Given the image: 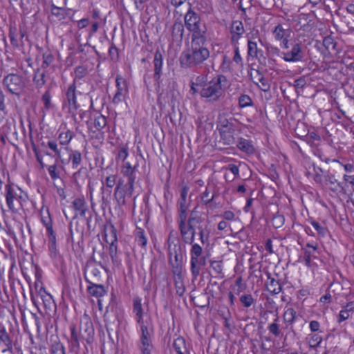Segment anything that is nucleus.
<instances>
[{
	"instance_id": "obj_1",
	"label": "nucleus",
	"mask_w": 354,
	"mask_h": 354,
	"mask_svg": "<svg viewBox=\"0 0 354 354\" xmlns=\"http://www.w3.org/2000/svg\"><path fill=\"white\" fill-rule=\"evenodd\" d=\"M209 57V50L203 45H191V48L184 50L179 58L183 68H192L202 64Z\"/></svg>"
},
{
	"instance_id": "obj_2",
	"label": "nucleus",
	"mask_w": 354,
	"mask_h": 354,
	"mask_svg": "<svg viewBox=\"0 0 354 354\" xmlns=\"http://www.w3.org/2000/svg\"><path fill=\"white\" fill-rule=\"evenodd\" d=\"M227 82L226 77L218 75L209 82L205 83L200 91L202 97L207 98L209 102H216L223 95L222 83Z\"/></svg>"
},
{
	"instance_id": "obj_3",
	"label": "nucleus",
	"mask_w": 354,
	"mask_h": 354,
	"mask_svg": "<svg viewBox=\"0 0 354 354\" xmlns=\"http://www.w3.org/2000/svg\"><path fill=\"white\" fill-rule=\"evenodd\" d=\"M233 118L227 119L219 118L217 122V129L219 132L221 140L226 145H231L235 143L234 134L236 131L238 125Z\"/></svg>"
},
{
	"instance_id": "obj_4",
	"label": "nucleus",
	"mask_w": 354,
	"mask_h": 354,
	"mask_svg": "<svg viewBox=\"0 0 354 354\" xmlns=\"http://www.w3.org/2000/svg\"><path fill=\"white\" fill-rule=\"evenodd\" d=\"M187 230L195 231L199 236V240L201 244L205 245L209 243V234L211 233V229L209 227V221L207 218L200 221H194L188 223Z\"/></svg>"
},
{
	"instance_id": "obj_5",
	"label": "nucleus",
	"mask_w": 354,
	"mask_h": 354,
	"mask_svg": "<svg viewBox=\"0 0 354 354\" xmlns=\"http://www.w3.org/2000/svg\"><path fill=\"white\" fill-rule=\"evenodd\" d=\"M103 268L101 263L97 262L93 257L91 258L87 261L84 268L86 281L89 283H91V281H96Z\"/></svg>"
},
{
	"instance_id": "obj_6",
	"label": "nucleus",
	"mask_w": 354,
	"mask_h": 354,
	"mask_svg": "<svg viewBox=\"0 0 354 354\" xmlns=\"http://www.w3.org/2000/svg\"><path fill=\"white\" fill-rule=\"evenodd\" d=\"M3 84L12 94L19 95L24 86L22 77L17 74L11 73L6 76Z\"/></svg>"
},
{
	"instance_id": "obj_7",
	"label": "nucleus",
	"mask_w": 354,
	"mask_h": 354,
	"mask_svg": "<svg viewBox=\"0 0 354 354\" xmlns=\"http://www.w3.org/2000/svg\"><path fill=\"white\" fill-rule=\"evenodd\" d=\"M140 325L141 337L140 342L142 344L141 351L142 354H151L153 344L151 342V336L153 333V329L151 328L149 329L148 326L144 324H139Z\"/></svg>"
},
{
	"instance_id": "obj_8",
	"label": "nucleus",
	"mask_w": 354,
	"mask_h": 354,
	"mask_svg": "<svg viewBox=\"0 0 354 354\" xmlns=\"http://www.w3.org/2000/svg\"><path fill=\"white\" fill-rule=\"evenodd\" d=\"M283 59L287 62H297L304 60L305 48L301 43L295 44L290 51L283 53Z\"/></svg>"
},
{
	"instance_id": "obj_9",
	"label": "nucleus",
	"mask_w": 354,
	"mask_h": 354,
	"mask_svg": "<svg viewBox=\"0 0 354 354\" xmlns=\"http://www.w3.org/2000/svg\"><path fill=\"white\" fill-rule=\"evenodd\" d=\"M185 26L189 32L202 28L201 18L191 8L184 17Z\"/></svg>"
},
{
	"instance_id": "obj_10",
	"label": "nucleus",
	"mask_w": 354,
	"mask_h": 354,
	"mask_svg": "<svg viewBox=\"0 0 354 354\" xmlns=\"http://www.w3.org/2000/svg\"><path fill=\"white\" fill-rule=\"evenodd\" d=\"M80 330L82 337L89 343L94 334V329L93 324L88 317H85L81 320Z\"/></svg>"
},
{
	"instance_id": "obj_11",
	"label": "nucleus",
	"mask_w": 354,
	"mask_h": 354,
	"mask_svg": "<svg viewBox=\"0 0 354 354\" xmlns=\"http://www.w3.org/2000/svg\"><path fill=\"white\" fill-rule=\"evenodd\" d=\"M192 41L191 45L204 46L207 41V28L205 24L203 25L202 28L192 31Z\"/></svg>"
},
{
	"instance_id": "obj_12",
	"label": "nucleus",
	"mask_w": 354,
	"mask_h": 354,
	"mask_svg": "<svg viewBox=\"0 0 354 354\" xmlns=\"http://www.w3.org/2000/svg\"><path fill=\"white\" fill-rule=\"evenodd\" d=\"M134 183L135 182H127L125 185V187L120 189L121 198H120V196L113 195L119 206L124 205L126 204V198H131L132 196L134 190Z\"/></svg>"
},
{
	"instance_id": "obj_13",
	"label": "nucleus",
	"mask_w": 354,
	"mask_h": 354,
	"mask_svg": "<svg viewBox=\"0 0 354 354\" xmlns=\"http://www.w3.org/2000/svg\"><path fill=\"white\" fill-rule=\"evenodd\" d=\"M162 53L160 52L159 49H157L154 54V74L153 79L157 82L159 83L161 73H162Z\"/></svg>"
},
{
	"instance_id": "obj_14",
	"label": "nucleus",
	"mask_w": 354,
	"mask_h": 354,
	"mask_svg": "<svg viewBox=\"0 0 354 354\" xmlns=\"http://www.w3.org/2000/svg\"><path fill=\"white\" fill-rule=\"evenodd\" d=\"M184 25L180 20L174 21L171 28V37L174 41L181 43L184 35Z\"/></svg>"
},
{
	"instance_id": "obj_15",
	"label": "nucleus",
	"mask_w": 354,
	"mask_h": 354,
	"mask_svg": "<svg viewBox=\"0 0 354 354\" xmlns=\"http://www.w3.org/2000/svg\"><path fill=\"white\" fill-rule=\"evenodd\" d=\"M5 190H6V203L8 206L9 209L12 213H17L18 212V209L16 208L14 205H12V200H16V201H18V200L16 198V194L14 191V189L10 184H7L5 186Z\"/></svg>"
},
{
	"instance_id": "obj_16",
	"label": "nucleus",
	"mask_w": 354,
	"mask_h": 354,
	"mask_svg": "<svg viewBox=\"0 0 354 354\" xmlns=\"http://www.w3.org/2000/svg\"><path fill=\"white\" fill-rule=\"evenodd\" d=\"M75 91L76 85L75 82L74 81V82L68 86L66 93V97L69 107L71 108L72 106L75 110L77 109L78 108V105L76 101Z\"/></svg>"
},
{
	"instance_id": "obj_17",
	"label": "nucleus",
	"mask_w": 354,
	"mask_h": 354,
	"mask_svg": "<svg viewBox=\"0 0 354 354\" xmlns=\"http://www.w3.org/2000/svg\"><path fill=\"white\" fill-rule=\"evenodd\" d=\"M69 230L70 235L72 241L73 242L75 239L76 240H82L84 236V229L83 227L79 228V223L75 222L73 223L72 222L69 224Z\"/></svg>"
},
{
	"instance_id": "obj_18",
	"label": "nucleus",
	"mask_w": 354,
	"mask_h": 354,
	"mask_svg": "<svg viewBox=\"0 0 354 354\" xmlns=\"http://www.w3.org/2000/svg\"><path fill=\"white\" fill-rule=\"evenodd\" d=\"M236 147L239 149L248 154H253L255 151L252 142L243 138H239Z\"/></svg>"
},
{
	"instance_id": "obj_19",
	"label": "nucleus",
	"mask_w": 354,
	"mask_h": 354,
	"mask_svg": "<svg viewBox=\"0 0 354 354\" xmlns=\"http://www.w3.org/2000/svg\"><path fill=\"white\" fill-rule=\"evenodd\" d=\"M72 207L75 211L80 212L81 216H85L88 210L86 202L84 197L75 198L72 203Z\"/></svg>"
},
{
	"instance_id": "obj_20",
	"label": "nucleus",
	"mask_w": 354,
	"mask_h": 354,
	"mask_svg": "<svg viewBox=\"0 0 354 354\" xmlns=\"http://www.w3.org/2000/svg\"><path fill=\"white\" fill-rule=\"evenodd\" d=\"M88 292L94 297H100L105 295L106 290L103 285H98L93 283H90V286L87 288Z\"/></svg>"
},
{
	"instance_id": "obj_21",
	"label": "nucleus",
	"mask_w": 354,
	"mask_h": 354,
	"mask_svg": "<svg viewBox=\"0 0 354 354\" xmlns=\"http://www.w3.org/2000/svg\"><path fill=\"white\" fill-rule=\"evenodd\" d=\"M133 312L136 313L137 322L138 324H143V309L141 299L139 297L133 299Z\"/></svg>"
},
{
	"instance_id": "obj_22",
	"label": "nucleus",
	"mask_w": 354,
	"mask_h": 354,
	"mask_svg": "<svg viewBox=\"0 0 354 354\" xmlns=\"http://www.w3.org/2000/svg\"><path fill=\"white\" fill-rule=\"evenodd\" d=\"M268 281L266 282V288L268 291L270 292L272 295H277L281 291V286L278 281L274 278H271L268 274Z\"/></svg>"
},
{
	"instance_id": "obj_23",
	"label": "nucleus",
	"mask_w": 354,
	"mask_h": 354,
	"mask_svg": "<svg viewBox=\"0 0 354 354\" xmlns=\"http://www.w3.org/2000/svg\"><path fill=\"white\" fill-rule=\"evenodd\" d=\"M188 225L180 231L183 241L186 244H192L195 241V236L198 235L196 232L187 230Z\"/></svg>"
},
{
	"instance_id": "obj_24",
	"label": "nucleus",
	"mask_w": 354,
	"mask_h": 354,
	"mask_svg": "<svg viewBox=\"0 0 354 354\" xmlns=\"http://www.w3.org/2000/svg\"><path fill=\"white\" fill-rule=\"evenodd\" d=\"M173 347L177 354H185L187 352L185 341L183 337H178L173 343Z\"/></svg>"
},
{
	"instance_id": "obj_25",
	"label": "nucleus",
	"mask_w": 354,
	"mask_h": 354,
	"mask_svg": "<svg viewBox=\"0 0 354 354\" xmlns=\"http://www.w3.org/2000/svg\"><path fill=\"white\" fill-rule=\"evenodd\" d=\"M136 166L132 167L131 164L127 162L124 167L123 174L128 178V182H135L136 180Z\"/></svg>"
},
{
	"instance_id": "obj_26",
	"label": "nucleus",
	"mask_w": 354,
	"mask_h": 354,
	"mask_svg": "<svg viewBox=\"0 0 354 354\" xmlns=\"http://www.w3.org/2000/svg\"><path fill=\"white\" fill-rule=\"evenodd\" d=\"M167 243L169 247V255L171 257L172 255V249L171 248V245H174V244L180 245L178 234L174 230H171L169 234Z\"/></svg>"
},
{
	"instance_id": "obj_27",
	"label": "nucleus",
	"mask_w": 354,
	"mask_h": 354,
	"mask_svg": "<svg viewBox=\"0 0 354 354\" xmlns=\"http://www.w3.org/2000/svg\"><path fill=\"white\" fill-rule=\"evenodd\" d=\"M181 250L180 245L174 244V248L172 251V254L174 256V263H173L171 260H169L171 263H183V256Z\"/></svg>"
},
{
	"instance_id": "obj_28",
	"label": "nucleus",
	"mask_w": 354,
	"mask_h": 354,
	"mask_svg": "<svg viewBox=\"0 0 354 354\" xmlns=\"http://www.w3.org/2000/svg\"><path fill=\"white\" fill-rule=\"evenodd\" d=\"M199 257L191 256V272L194 278H196L200 274Z\"/></svg>"
},
{
	"instance_id": "obj_29",
	"label": "nucleus",
	"mask_w": 354,
	"mask_h": 354,
	"mask_svg": "<svg viewBox=\"0 0 354 354\" xmlns=\"http://www.w3.org/2000/svg\"><path fill=\"white\" fill-rule=\"evenodd\" d=\"M106 228H107L106 225H104V236H105L106 243L110 244L109 254L111 256L112 261L114 262V257H117V245L115 244V242L109 241V239H107L108 234L106 232Z\"/></svg>"
},
{
	"instance_id": "obj_30",
	"label": "nucleus",
	"mask_w": 354,
	"mask_h": 354,
	"mask_svg": "<svg viewBox=\"0 0 354 354\" xmlns=\"http://www.w3.org/2000/svg\"><path fill=\"white\" fill-rule=\"evenodd\" d=\"M187 208H180V213H179V221H178V227L179 230L184 229L187 226Z\"/></svg>"
},
{
	"instance_id": "obj_31",
	"label": "nucleus",
	"mask_w": 354,
	"mask_h": 354,
	"mask_svg": "<svg viewBox=\"0 0 354 354\" xmlns=\"http://www.w3.org/2000/svg\"><path fill=\"white\" fill-rule=\"evenodd\" d=\"M91 207H92L93 211L95 212V221L94 222L92 220V216H90L89 217H88L86 218L87 229H88V231H90V232H93V231L95 230V229L96 227L97 222L98 221L99 219H100V218L98 216L97 213L94 209V207H93V203H91Z\"/></svg>"
},
{
	"instance_id": "obj_32",
	"label": "nucleus",
	"mask_w": 354,
	"mask_h": 354,
	"mask_svg": "<svg viewBox=\"0 0 354 354\" xmlns=\"http://www.w3.org/2000/svg\"><path fill=\"white\" fill-rule=\"evenodd\" d=\"M230 32L232 34L241 36L244 32V28L242 21L238 20L233 21Z\"/></svg>"
},
{
	"instance_id": "obj_33",
	"label": "nucleus",
	"mask_w": 354,
	"mask_h": 354,
	"mask_svg": "<svg viewBox=\"0 0 354 354\" xmlns=\"http://www.w3.org/2000/svg\"><path fill=\"white\" fill-rule=\"evenodd\" d=\"M209 304V297L207 296L206 292L202 293L197 299V302L194 305L197 307L203 308L207 306Z\"/></svg>"
},
{
	"instance_id": "obj_34",
	"label": "nucleus",
	"mask_w": 354,
	"mask_h": 354,
	"mask_svg": "<svg viewBox=\"0 0 354 354\" xmlns=\"http://www.w3.org/2000/svg\"><path fill=\"white\" fill-rule=\"evenodd\" d=\"M174 285L176 290V294L182 297L185 291V288L183 284V279L182 277H175Z\"/></svg>"
},
{
	"instance_id": "obj_35",
	"label": "nucleus",
	"mask_w": 354,
	"mask_h": 354,
	"mask_svg": "<svg viewBox=\"0 0 354 354\" xmlns=\"http://www.w3.org/2000/svg\"><path fill=\"white\" fill-rule=\"evenodd\" d=\"M51 354H66L65 348L59 341H55L50 346Z\"/></svg>"
},
{
	"instance_id": "obj_36",
	"label": "nucleus",
	"mask_w": 354,
	"mask_h": 354,
	"mask_svg": "<svg viewBox=\"0 0 354 354\" xmlns=\"http://www.w3.org/2000/svg\"><path fill=\"white\" fill-rule=\"evenodd\" d=\"M121 78H120L118 76L116 78L115 82L117 86V92L115 94L113 98V102L114 104H118L119 102H122L123 98V93H122V88L120 87V80Z\"/></svg>"
},
{
	"instance_id": "obj_37",
	"label": "nucleus",
	"mask_w": 354,
	"mask_h": 354,
	"mask_svg": "<svg viewBox=\"0 0 354 354\" xmlns=\"http://www.w3.org/2000/svg\"><path fill=\"white\" fill-rule=\"evenodd\" d=\"M73 137V133L71 131L68 130L66 133H61L59 135L58 139L61 145H65L70 142Z\"/></svg>"
},
{
	"instance_id": "obj_38",
	"label": "nucleus",
	"mask_w": 354,
	"mask_h": 354,
	"mask_svg": "<svg viewBox=\"0 0 354 354\" xmlns=\"http://www.w3.org/2000/svg\"><path fill=\"white\" fill-rule=\"evenodd\" d=\"M70 159L72 160L73 168H77L82 162V155L78 151H73L70 154Z\"/></svg>"
},
{
	"instance_id": "obj_39",
	"label": "nucleus",
	"mask_w": 354,
	"mask_h": 354,
	"mask_svg": "<svg viewBox=\"0 0 354 354\" xmlns=\"http://www.w3.org/2000/svg\"><path fill=\"white\" fill-rule=\"evenodd\" d=\"M273 33L274 34L275 39L277 40H281L286 37H288V35H286V30L283 28L281 24H278L273 30Z\"/></svg>"
},
{
	"instance_id": "obj_40",
	"label": "nucleus",
	"mask_w": 354,
	"mask_h": 354,
	"mask_svg": "<svg viewBox=\"0 0 354 354\" xmlns=\"http://www.w3.org/2000/svg\"><path fill=\"white\" fill-rule=\"evenodd\" d=\"M106 125V118L102 115H99L94 119V126L97 130H102Z\"/></svg>"
},
{
	"instance_id": "obj_41",
	"label": "nucleus",
	"mask_w": 354,
	"mask_h": 354,
	"mask_svg": "<svg viewBox=\"0 0 354 354\" xmlns=\"http://www.w3.org/2000/svg\"><path fill=\"white\" fill-rule=\"evenodd\" d=\"M316 250L317 248H313L312 250L304 249V260L306 265L308 267L310 266L311 257L314 256Z\"/></svg>"
},
{
	"instance_id": "obj_42",
	"label": "nucleus",
	"mask_w": 354,
	"mask_h": 354,
	"mask_svg": "<svg viewBox=\"0 0 354 354\" xmlns=\"http://www.w3.org/2000/svg\"><path fill=\"white\" fill-rule=\"evenodd\" d=\"M71 346L73 347V348H78L79 346H80V344H79V337H78V335H77V333L76 331V328L75 326H71Z\"/></svg>"
},
{
	"instance_id": "obj_43",
	"label": "nucleus",
	"mask_w": 354,
	"mask_h": 354,
	"mask_svg": "<svg viewBox=\"0 0 354 354\" xmlns=\"http://www.w3.org/2000/svg\"><path fill=\"white\" fill-rule=\"evenodd\" d=\"M239 104L241 108L252 106V100L248 95H241L239 98Z\"/></svg>"
},
{
	"instance_id": "obj_44",
	"label": "nucleus",
	"mask_w": 354,
	"mask_h": 354,
	"mask_svg": "<svg viewBox=\"0 0 354 354\" xmlns=\"http://www.w3.org/2000/svg\"><path fill=\"white\" fill-rule=\"evenodd\" d=\"M257 72L259 75H261L259 71ZM259 81L260 84H259L258 86L261 91L267 92L270 89V84L268 79L261 75L260 78L259 79Z\"/></svg>"
},
{
	"instance_id": "obj_45",
	"label": "nucleus",
	"mask_w": 354,
	"mask_h": 354,
	"mask_svg": "<svg viewBox=\"0 0 354 354\" xmlns=\"http://www.w3.org/2000/svg\"><path fill=\"white\" fill-rule=\"evenodd\" d=\"M248 56H250L252 57H257V53H258L257 43L249 40L248 42Z\"/></svg>"
},
{
	"instance_id": "obj_46",
	"label": "nucleus",
	"mask_w": 354,
	"mask_h": 354,
	"mask_svg": "<svg viewBox=\"0 0 354 354\" xmlns=\"http://www.w3.org/2000/svg\"><path fill=\"white\" fill-rule=\"evenodd\" d=\"M43 59L41 67L43 68H46L53 62L54 56L50 53H45L43 54Z\"/></svg>"
},
{
	"instance_id": "obj_47",
	"label": "nucleus",
	"mask_w": 354,
	"mask_h": 354,
	"mask_svg": "<svg viewBox=\"0 0 354 354\" xmlns=\"http://www.w3.org/2000/svg\"><path fill=\"white\" fill-rule=\"evenodd\" d=\"M136 239L140 245L144 247L147 244V238L145 236L144 231L141 228H138L136 234Z\"/></svg>"
},
{
	"instance_id": "obj_48",
	"label": "nucleus",
	"mask_w": 354,
	"mask_h": 354,
	"mask_svg": "<svg viewBox=\"0 0 354 354\" xmlns=\"http://www.w3.org/2000/svg\"><path fill=\"white\" fill-rule=\"evenodd\" d=\"M240 301L243 306L246 308L250 307L254 303V299L250 294L243 295L240 297Z\"/></svg>"
},
{
	"instance_id": "obj_49",
	"label": "nucleus",
	"mask_w": 354,
	"mask_h": 354,
	"mask_svg": "<svg viewBox=\"0 0 354 354\" xmlns=\"http://www.w3.org/2000/svg\"><path fill=\"white\" fill-rule=\"evenodd\" d=\"M189 187L187 186L183 187L180 190V200L179 201V205L180 208L187 207L186 199L188 193Z\"/></svg>"
},
{
	"instance_id": "obj_50",
	"label": "nucleus",
	"mask_w": 354,
	"mask_h": 354,
	"mask_svg": "<svg viewBox=\"0 0 354 354\" xmlns=\"http://www.w3.org/2000/svg\"><path fill=\"white\" fill-rule=\"evenodd\" d=\"M41 222L46 227V230L53 228L52 219L49 214L48 209H46V214H41Z\"/></svg>"
},
{
	"instance_id": "obj_51",
	"label": "nucleus",
	"mask_w": 354,
	"mask_h": 354,
	"mask_svg": "<svg viewBox=\"0 0 354 354\" xmlns=\"http://www.w3.org/2000/svg\"><path fill=\"white\" fill-rule=\"evenodd\" d=\"M39 71V69H37V71L36 72V73H35V76L33 77V81L35 82V84H36L37 87L41 88L46 83L45 73H41L39 75V77H38L37 76V73H38Z\"/></svg>"
},
{
	"instance_id": "obj_52",
	"label": "nucleus",
	"mask_w": 354,
	"mask_h": 354,
	"mask_svg": "<svg viewBox=\"0 0 354 354\" xmlns=\"http://www.w3.org/2000/svg\"><path fill=\"white\" fill-rule=\"evenodd\" d=\"M323 45L328 50H329L330 49H335L337 46V43L334 41V39L332 37H326L323 40Z\"/></svg>"
},
{
	"instance_id": "obj_53",
	"label": "nucleus",
	"mask_w": 354,
	"mask_h": 354,
	"mask_svg": "<svg viewBox=\"0 0 354 354\" xmlns=\"http://www.w3.org/2000/svg\"><path fill=\"white\" fill-rule=\"evenodd\" d=\"M284 221L283 216L279 214L275 215L272 220V226L276 229L279 228L283 225Z\"/></svg>"
},
{
	"instance_id": "obj_54",
	"label": "nucleus",
	"mask_w": 354,
	"mask_h": 354,
	"mask_svg": "<svg viewBox=\"0 0 354 354\" xmlns=\"http://www.w3.org/2000/svg\"><path fill=\"white\" fill-rule=\"evenodd\" d=\"M16 35L17 28L15 27L10 28L9 37L10 39V43L14 47L17 48L19 46V44L17 39H16Z\"/></svg>"
},
{
	"instance_id": "obj_55",
	"label": "nucleus",
	"mask_w": 354,
	"mask_h": 354,
	"mask_svg": "<svg viewBox=\"0 0 354 354\" xmlns=\"http://www.w3.org/2000/svg\"><path fill=\"white\" fill-rule=\"evenodd\" d=\"M197 207H195L193 210L191 211L189 216L187 219V223H190V221H200L202 219H205V217H202L201 214H200L198 211L196 210Z\"/></svg>"
},
{
	"instance_id": "obj_56",
	"label": "nucleus",
	"mask_w": 354,
	"mask_h": 354,
	"mask_svg": "<svg viewBox=\"0 0 354 354\" xmlns=\"http://www.w3.org/2000/svg\"><path fill=\"white\" fill-rule=\"evenodd\" d=\"M172 273L175 277H182L183 263H171Z\"/></svg>"
},
{
	"instance_id": "obj_57",
	"label": "nucleus",
	"mask_w": 354,
	"mask_h": 354,
	"mask_svg": "<svg viewBox=\"0 0 354 354\" xmlns=\"http://www.w3.org/2000/svg\"><path fill=\"white\" fill-rule=\"evenodd\" d=\"M311 224L316 230L317 233L321 236H324L328 232L327 229L325 227L322 226L318 222L313 221H312Z\"/></svg>"
},
{
	"instance_id": "obj_58",
	"label": "nucleus",
	"mask_w": 354,
	"mask_h": 354,
	"mask_svg": "<svg viewBox=\"0 0 354 354\" xmlns=\"http://www.w3.org/2000/svg\"><path fill=\"white\" fill-rule=\"evenodd\" d=\"M12 340L10 336L7 333L4 326L0 328V342L3 344L8 343L9 341Z\"/></svg>"
},
{
	"instance_id": "obj_59",
	"label": "nucleus",
	"mask_w": 354,
	"mask_h": 354,
	"mask_svg": "<svg viewBox=\"0 0 354 354\" xmlns=\"http://www.w3.org/2000/svg\"><path fill=\"white\" fill-rule=\"evenodd\" d=\"M47 234L49 238V242L50 243V249L55 250L56 246V236L53 229H49L47 230Z\"/></svg>"
},
{
	"instance_id": "obj_60",
	"label": "nucleus",
	"mask_w": 354,
	"mask_h": 354,
	"mask_svg": "<svg viewBox=\"0 0 354 354\" xmlns=\"http://www.w3.org/2000/svg\"><path fill=\"white\" fill-rule=\"evenodd\" d=\"M87 74V69L83 66H78L75 68L76 78L82 79Z\"/></svg>"
},
{
	"instance_id": "obj_61",
	"label": "nucleus",
	"mask_w": 354,
	"mask_h": 354,
	"mask_svg": "<svg viewBox=\"0 0 354 354\" xmlns=\"http://www.w3.org/2000/svg\"><path fill=\"white\" fill-rule=\"evenodd\" d=\"M322 338L318 334H315L311 336L309 340V345L310 347H317L319 346L322 342Z\"/></svg>"
},
{
	"instance_id": "obj_62",
	"label": "nucleus",
	"mask_w": 354,
	"mask_h": 354,
	"mask_svg": "<svg viewBox=\"0 0 354 354\" xmlns=\"http://www.w3.org/2000/svg\"><path fill=\"white\" fill-rule=\"evenodd\" d=\"M231 317V313L227 308V317H224V326L230 332L234 329V326L230 322Z\"/></svg>"
},
{
	"instance_id": "obj_63",
	"label": "nucleus",
	"mask_w": 354,
	"mask_h": 354,
	"mask_svg": "<svg viewBox=\"0 0 354 354\" xmlns=\"http://www.w3.org/2000/svg\"><path fill=\"white\" fill-rule=\"evenodd\" d=\"M192 245V249L190 251L191 256L201 257L202 254V251H203L201 246H200L197 243H194Z\"/></svg>"
},
{
	"instance_id": "obj_64",
	"label": "nucleus",
	"mask_w": 354,
	"mask_h": 354,
	"mask_svg": "<svg viewBox=\"0 0 354 354\" xmlns=\"http://www.w3.org/2000/svg\"><path fill=\"white\" fill-rule=\"evenodd\" d=\"M48 147L55 153L54 156L60 158V151L57 148V145L55 141H48L47 143Z\"/></svg>"
}]
</instances>
